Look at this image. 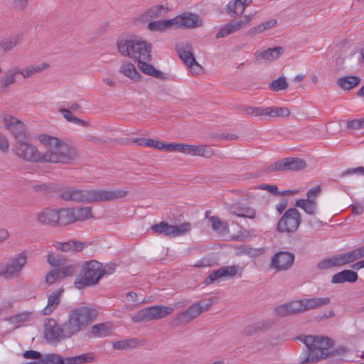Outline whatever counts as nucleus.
Returning a JSON list of instances; mask_svg holds the SVG:
<instances>
[{
	"label": "nucleus",
	"mask_w": 364,
	"mask_h": 364,
	"mask_svg": "<svg viewBox=\"0 0 364 364\" xmlns=\"http://www.w3.org/2000/svg\"><path fill=\"white\" fill-rule=\"evenodd\" d=\"M136 344V340L134 339H128V340H122L119 341H115L113 343V348L117 350H124L127 349L130 347L135 346Z\"/></svg>",
	"instance_id": "obj_54"
},
{
	"label": "nucleus",
	"mask_w": 364,
	"mask_h": 364,
	"mask_svg": "<svg viewBox=\"0 0 364 364\" xmlns=\"http://www.w3.org/2000/svg\"><path fill=\"white\" fill-rule=\"evenodd\" d=\"M284 52V49L282 46H276L274 48H269L265 50H263L257 54V59H262L267 61H272L277 59Z\"/></svg>",
	"instance_id": "obj_30"
},
{
	"label": "nucleus",
	"mask_w": 364,
	"mask_h": 364,
	"mask_svg": "<svg viewBox=\"0 0 364 364\" xmlns=\"http://www.w3.org/2000/svg\"><path fill=\"white\" fill-rule=\"evenodd\" d=\"M56 213L58 220L57 225L65 226L75 223L71 208L56 210Z\"/></svg>",
	"instance_id": "obj_32"
},
{
	"label": "nucleus",
	"mask_w": 364,
	"mask_h": 364,
	"mask_svg": "<svg viewBox=\"0 0 364 364\" xmlns=\"http://www.w3.org/2000/svg\"><path fill=\"white\" fill-rule=\"evenodd\" d=\"M116 43L119 53L123 56L129 57L137 62L141 60H151L152 46L146 41L129 36H121Z\"/></svg>",
	"instance_id": "obj_3"
},
{
	"label": "nucleus",
	"mask_w": 364,
	"mask_h": 364,
	"mask_svg": "<svg viewBox=\"0 0 364 364\" xmlns=\"http://www.w3.org/2000/svg\"><path fill=\"white\" fill-rule=\"evenodd\" d=\"M23 356L26 359H33V360H39L40 359L42 358L41 353L38 351L33 350H26L23 353Z\"/></svg>",
	"instance_id": "obj_63"
},
{
	"label": "nucleus",
	"mask_w": 364,
	"mask_h": 364,
	"mask_svg": "<svg viewBox=\"0 0 364 364\" xmlns=\"http://www.w3.org/2000/svg\"><path fill=\"white\" fill-rule=\"evenodd\" d=\"M347 264L364 257V245L343 254Z\"/></svg>",
	"instance_id": "obj_43"
},
{
	"label": "nucleus",
	"mask_w": 364,
	"mask_h": 364,
	"mask_svg": "<svg viewBox=\"0 0 364 364\" xmlns=\"http://www.w3.org/2000/svg\"><path fill=\"white\" fill-rule=\"evenodd\" d=\"M242 271V268L239 266H226L221 267L217 270L213 271L205 279L204 283L207 285L213 283L220 278L226 279H231L240 272Z\"/></svg>",
	"instance_id": "obj_15"
},
{
	"label": "nucleus",
	"mask_w": 364,
	"mask_h": 364,
	"mask_svg": "<svg viewBox=\"0 0 364 364\" xmlns=\"http://www.w3.org/2000/svg\"><path fill=\"white\" fill-rule=\"evenodd\" d=\"M288 87V82L284 77H279L269 84V88L272 91L278 92Z\"/></svg>",
	"instance_id": "obj_49"
},
{
	"label": "nucleus",
	"mask_w": 364,
	"mask_h": 364,
	"mask_svg": "<svg viewBox=\"0 0 364 364\" xmlns=\"http://www.w3.org/2000/svg\"><path fill=\"white\" fill-rule=\"evenodd\" d=\"M301 218L299 210L291 208L286 210L277 224L279 232H294L301 224Z\"/></svg>",
	"instance_id": "obj_9"
},
{
	"label": "nucleus",
	"mask_w": 364,
	"mask_h": 364,
	"mask_svg": "<svg viewBox=\"0 0 364 364\" xmlns=\"http://www.w3.org/2000/svg\"><path fill=\"white\" fill-rule=\"evenodd\" d=\"M151 230L158 234L169 237L170 225L166 221H161L158 224H154L151 228Z\"/></svg>",
	"instance_id": "obj_52"
},
{
	"label": "nucleus",
	"mask_w": 364,
	"mask_h": 364,
	"mask_svg": "<svg viewBox=\"0 0 364 364\" xmlns=\"http://www.w3.org/2000/svg\"><path fill=\"white\" fill-rule=\"evenodd\" d=\"M168 11V7H165L164 5H156L146 9L144 13L141 14V20L143 21H152L158 18L163 17L166 14Z\"/></svg>",
	"instance_id": "obj_20"
},
{
	"label": "nucleus",
	"mask_w": 364,
	"mask_h": 364,
	"mask_svg": "<svg viewBox=\"0 0 364 364\" xmlns=\"http://www.w3.org/2000/svg\"><path fill=\"white\" fill-rule=\"evenodd\" d=\"M252 20L250 15L245 16L242 19L238 21H231L229 22L232 33L239 31L242 27L248 24Z\"/></svg>",
	"instance_id": "obj_51"
},
{
	"label": "nucleus",
	"mask_w": 364,
	"mask_h": 364,
	"mask_svg": "<svg viewBox=\"0 0 364 364\" xmlns=\"http://www.w3.org/2000/svg\"><path fill=\"white\" fill-rule=\"evenodd\" d=\"M240 110L244 112L245 114L251 116V117H262V116H267L266 112H267V107H247V106H242L240 107Z\"/></svg>",
	"instance_id": "obj_46"
},
{
	"label": "nucleus",
	"mask_w": 364,
	"mask_h": 364,
	"mask_svg": "<svg viewBox=\"0 0 364 364\" xmlns=\"http://www.w3.org/2000/svg\"><path fill=\"white\" fill-rule=\"evenodd\" d=\"M301 313L299 301H292L283 304L274 309V314L279 317H286Z\"/></svg>",
	"instance_id": "obj_18"
},
{
	"label": "nucleus",
	"mask_w": 364,
	"mask_h": 364,
	"mask_svg": "<svg viewBox=\"0 0 364 364\" xmlns=\"http://www.w3.org/2000/svg\"><path fill=\"white\" fill-rule=\"evenodd\" d=\"M101 267L102 264L96 260L85 262L80 274L75 282V287L81 289L86 287L97 284L102 277Z\"/></svg>",
	"instance_id": "obj_6"
},
{
	"label": "nucleus",
	"mask_w": 364,
	"mask_h": 364,
	"mask_svg": "<svg viewBox=\"0 0 364 364\" xmlns=\"http://www.w3.org/2000/svg\"><path fill=\"white\" fill-rule=\"evenodd\" d=\"M231 31L232 30L230 29L229 23H228L220 28V30L218 32V33L216 34L215 37L217 38H224V37L231 34L232 33Z\"/></svg>",
	"instance_id": "obj_64"
},
{
	"label": "nucleus",
	"mask_w": 364,
	"mask_h": 364,
	"mask_svg": "<svg viewBox=\"0 0 364 364\" xmlns=\"http://www.w3.org/2000/svg\"><path fill=\"white\" fill-rule=\"evenodd\" d=\"M13 152L21 159L33 163H47V161H52L50 156H53L50 153L39 152L36 146L27 141L16 142L14 145Z\"/></svg>",
	"instance_id": "obj_7"
},
{
	"label": "nucleus",
	"mask_w": 364,
	"mask_h": 364,
	"mask_svg": "<svg viewBox=\"0 0 364 364\" xmlns=\"http://www.w3.org/2000/svg\"><path fill=\"white\" fill-rule=\"evenodd\" d=\"M306 167V163L304 159L296 157H289L269 165L267 169L269 172L283 171H297Z\"/></svg>",
	"instance_id": "obj_13"
},
{
	"label": "nucleus",
	"mask_w": 364,
	"mask_h": 364,
	"mask_svg": "<svg viewBox=\"0 0 364 364\" xmlns=\"http://www.w3.org/2000/svg\"><path fill=\"white\" fill-rule=\"evenodd\" d=\"M294 261V255L289 252H279L272 258V264L277 270H287Z\"/></svg>",
	"instance_id": "obj_16"
},
{
	"label": "nucleus",
	"mask_w": 364,
	"mask_h": 364,
	"mask_svg": "<svg viewBox=\"0 0 364 364\" xmlns=\"http://www.w3.org/2000/svg\"><path fill=\"white\" fill-rule=\"evenodd\" d=\"M47 261L53 267H60L66 262L65 258L62 255L55 256L53 252L48 254Z\"/></svg>",
	"instance_id": "obj_53"
},
{
	"label": "nucleus",
	"mask_w": 364,
	"mask_h": 364,
	"mask_svg": "<svg viewBox=\"0 0 364 364\" xmlns=\"http://www.w3.org/2000/svg\"><path fill=\"white\" fill-rule=\"evenodd\" d=\"M26 262V255L23 252L19 253L15 257L11 258L5 264L0 267V276L6 279L18 276Z\"/></svg>",
	"instance_id": "obj_10"
},
{
	"label": "nucleus",
	"mask_w": 364,
	"mask_h": 364,
	"mask_svg": "<svg viewBox=\"0 0 364 364\" xmlns=\"http://www.w3.org/2000/svg\"><path fill=\"white\" fill-rule=\"evenodd\" d=\"M38 364H64V358L56 353L46 354L39 360Z\"/></svg>",
	"instance_id": "obj_47"
},
{
	"label": "nucleus",
	"mask_w": 364,
	"mask_h": 364,
	"mask_svg": "<svg viewBox=\"0 0 364 364\" xmlns=\"http://www.w3.org/2000/svg\"><path fill=\"white\" fill-rule=\"evenodd\" d=\"M201 314L196 304L191 305L186 311L178 314L175 316V322L177 325L187 323L196 318Z\"/></svg>",
	"instance_id": "obj_21"
},
{
	"label": "nucleus",
	"mask_w": 364,
	"mask_h": 364,
	"mask_svg": "<svg viewBox=\"0 0 364 364\" xmlns=\"http://www.w3.org/2000/svg\"><path fill=\"white\" fill-rule=\"evenodd\" d=\"M17 74H19L18 67L14 68L11 70H8L6 75L1 77L0 80L1 87L5 89L9 87L11 85L15 83L16 75Z\"/></svg>",
	"instance_id": "obj_42"
},
{
	"label": "nucleus",
	"mask_w": 364,
	"mask_h": 364,
	"mask_svg": "<svg viewBox=\"0 0 364 364\" xmlns=\"http://www.w3.org/2000/svg\"><path fill=\"white\" fill-rule=\"evenodd\" d=\"M290 110L287 107H267L266 114L270 117H288L290 114Z\"/></svg>",
	"instance_id": "obj_48"
},
{
	"label": "nucleus",
	"mask_w": 364,
	"mask_h": 364,
	"mask_svg": "<svg viewBox=\"0 0 364 364\" xmlns=\"http://www.w3.org/2000/svg\"><path fill=\"white\" fill-rule=\"evenodd\" d=\"M95 309L82 306L73 309L68 320L62 325L65 338H70L85 329L97 317Z\"/></svg>",
	"instance_id": "obj_4"
},
{
	"label": "nucleus",
	"mask_w": 364,
	"mask_h": 364,
	"mask_svg": "<svg viewBox=\"0 0 364 364\" xmlns=\"http://www.w3.org/2000/svg\"><path fill=\"white\" fill-rule=\"evenodd\" d=\"M304 343L307 348V355L300 358L301 364L314 363L329 356V348L334 346V341L327 336H306Z\"/></svg>",
	"instance_id": "obj_5"
},
{
	"label": "nucleus",
	"mask_w": 364,
	"mask_h": 364,
	"mask_svg": "<svg viewBox=\"0 0 364 364\" xmlns=\"http://www.w3.org/2000/svg\"><path fill=\"white\" fill-rule=\"evenodd\" d=\"M361 81L358 76L347 75L338 79V85L343 90H350L357 87Z\"/></svg>",
	"instance_id": "obj_29"
},
{
	"label": "nucleus",
	"mask_w": 364,
	"mask_h": 364,
	"mask_svg": "<svg viewBox=\"0 0 364 364\" xmlns=\"http://www.w3.org/2000/svg\"><path fill=\"white\" fill-rule=\"evenodd\" d=\"M60 245V250L63 252H80L85 247V243L75 240H70L66 242H63V245Z\"/></svg>",
	"instance_id": "obj_45"
},
{
	"label": "nucleus",
	"mask_w": 364,
	"mask_h": 364,
	"mask_svg": "<svg viewBox=\"0 0 364 364\" xmlns=\"http://www.w3.org/2000/svg\"><path fill=\"white\" fill-rule=\"evenodd\" d=\"M63 291V289L56 290L48 296L47 306L41 311V315L47 316L53 312L60 304Z\"/></svg>",
	"instance_id": "obj_25"
},
{
	"label": "nucleus",
	"mask_w": 364,
	"mask_h": 364,
	"mask_svg": "<svg viewBox=\"0 0 364 364\" xmlns=\"http://www.w3.org/2000/svg\"><path fill=\"white\" fill-rule=\"evenodd\" d=\"M148 62L146 60H141L138 62V68L144 74L159 80H167V76L164 73L156 69Z\"/></svg>",
	"instance_id": "obj_22"
},
{
	"label": "nucleus",
	"mask_w": 364,
	"mask_h": 364,
	"mask_svg": "<svg viewBox=\"0 0 364 364\" xmlns=\"http://www.w3.org/2000/svg\"><path fill=\"white\" fill-rule=\"evenodd\" d=\"M191 224L188 222L183 223L182 224L173 225H170V235L169 237H175L186 235L191 230Z\"/></svg>",
	"instance_id": "obj_41"
},
{
	"label": "nucleus",
	"mask_w": 364,
	"mask_h": 364,
	"mask_svg": "<svg viewBox=\"0 0 364 364\" xmlns=\"http://www.w3.org/2000/svg\"><path fill=\"white\" fill-rule=\"evenodd\" d=\"M175 50L186 65H191L196 63V58L193 55L191 43L187 41L179 42L176 44Z\"/></svg>",
	"instance_id": "obj_17"
},
{
	"label": "nucleus",
	"mask_w": 364,
	"mask_h": 364,
	"mask_svg": "<svg viewBox=\"0 0 364 364\" xmlns=\"http://www.w3.org/2000/svg\"><path fill=\"white\" fill-rule=\"evenodd\" d=\"M358 274L350 269L343 270L336 274H334L331 279L333 284L344 283L346 282L350 283H354L358 280Z\"/></svg>",
	"instance_id": "obj_24"
},
{
	"label": "nucleus",
	"mask_w": 364,
	"mask_h": 364,
	"mask_svg": "<svg viewBox=\"0 0 364 364\" xmlns=\"http://www.w3.org/2000/svg\"><path fill=\"white\" fill-rule=\"evenodd\" d=\"M174 311L171 306L156 305L144 308L132 316V321L134 323L158 320L168 316Z\"/></svg>",
	"instance_id": "obj_8"
},
{
	"label": "nucleus",
	"mask_w": 364,
	"mask_h": 364,
	"mask_svg": "<svg viewBox=\"0 0 364 364\" xmlns=\"http://www.w3.org/2000/svg\"><path fill=\"white\" fill-rule=\"evenodd\" d=\"M128 191L124 190H80L65 188L60 191V198L66 201L90 203L117 200L125 197Z\"/></svg>",
	"instance_id": "obj_1"
},
{
	"label": "nucleus",
	"mask_w": 364,
	"mask_h": 364,
	"mask_svg": "<svg viewBox=\"0 0 364 364\" xmlns=\"http://www.w3.org/2000/svg\"><path fill=\"white\" fill-rule=\"evenodd\" d=\"M31 313L28 312L18 314L14 316L10 317L9 321L12 323H21L24 321H26L28 319Z\"/></svg>",
	"instance_id": "obj_58"
},
{
	"label": "nucleus",
	"mask_w": 364,
	"mask_h": 364,
	"mask_svg": "<svg viewBox=\"0 0 364 364\" xmlns=\"http://www.w3.org/2000/svg\"><path fill=\"white\" fill-rule=\"evenodd\" d=\"M48 67L49 65L48 63H42L40 64L28 66L24 69L18 68V73L22 75L23 78H30L35 75L41 73Z\"/></svg>",
	"instance_id": "obj_31"
},
{
	"label": "nucleus",
	"mask_w": 364,
	"mask_h": 364,
	"mask_svg": "<svg viewBox=\"0 0 364 364\" xmlns=\"http://www.w3.org/2000/svg\"><path fill=\"white\" fill-rule=\"evenodd\" d=\"M147 28L153 32H164L175 29L173 18L150 21L147 25Z\"/></svg>",
	"instance_id": "obj_26"
},
{
	"label": "nucleus",
	"mask_w": 364,
	"mask_h": 364,
	"mask_svg": "<svg viewBox=\"0 0 364 364\" xmlns=\"http://www.w3.org/2000/svg\"><path fill=\"white\" fill-rule=\"evenodd\" d=\"M95 360L92 353H86L77 356L64 358V364H83L92 363Z\"/></svg>",
	"instance_id": "obj_34"
},
{
	"label": "nucleus",
	"mask_w": 364,
	"mask_h": 364,
	"mask_svg": "<svg viewBox=\"0 0 364 364\" xmlns=\"http://www.w3.org/2000/svg\"><path fill=\"white\" fill-rule=\"evenodd\" d=\"M22 41V37L19 35L10 36L0 42V50L9 52Z\"/></svg>",
	"instance_id": "obj_38"
},
{
	"label": "nucleus",
	"mask_w": 364,
	"mask_h": 364,
	"mask_svg": "<svg viewBox=\"0 0 364 364\" xmlns=\"http://www.w3.org/2000/svg\"><path fill=\"white\" fill-rule=\"evenodd\" d=\"M90 332L95 337H106L112 333V327L109 323H101L92 326Z\"/></svg>",
	"instance_id": "obj_35"
},
{
	"label": "nucleus",
	"mask_w": 364,
	"mask_h": 364,
	"mask_svg": "<svg viewBox=\"0 0 364 364\" xmlns=\"http://www.w3.org/2000/svg\"><path fill=\"white\" fill-rule=\"evenodd\" d=\"M4 127L14 136L16 142L28 141L29 136L26 132L25 124L16 117L5 114L3 117Z\"/></svg>",
	"instance_id": "obj_11"
},
{
	"label": "nucleus",
	"mask_w": 364,
	"mask_h": 364,
	"mask_svg": "<svg viewBox=\"0 0 364 364\" xmlns=\"http://www.w3.org/2000/svg\"><path fill=\"white\" fill-rule=\"evenodd\" d=\"M44 336L46 341L56 345L63 339H66L62 325H58L55 319L46 318L44 323Z\"/></svg>",
	"instance_id": "obj_12"
},
{
	"label": "nucleus",
	"mask_w": 364,
	"mask_h": 364,
	"mask_svg": "<svg viewBox=\"0 0 364 364\" xmlns=\"http://www.w3.org/2000/svg\"><path fill=\"white\" fill-rule=\"evenodd\" d=\"M210 220L212 223V228L215 230H219L221 228H225L227 224L222 220H220L218 217L213 216L210 218Z\"/></svg>",
	"instance_id": "obj_62"
},
{
	"label": "nucleus",
	"mask_w": 364,
	"mask_h": 364,
	"mask_svg": "<svg viewBox=\"0 0 364 364\" xmlns=\"http://www.w3.org/2000/svg\"><path fill=\"white\" fill-rule=\"evenodd\" d=\"M37 221L42 225H47L51 227L57 226L56 210L46 208L37 215Z\"/></svg>",
	"instance_id": "obj_23"
},
{
	"label": "nucleus",
	"mask_w": 364,
	"mask_h": 364,
	"mask_svg": "<svg viewBox=\"0 0 364 364\" xmlns=\"http://www.w3.org/2000/svg\"><path fill=\"white\" fill-rule=\"evenodd\" d=\"M273 324V321L272 320H265L257 322L255 323L247 326L244 331L243 335L245 336H250L259 331H267L268 330Z\"/></svg>",
	"instance_id": "obj_28"
},
{
	"label": "nucleus",
	"mask_w": 364,
	"mask_h": 364,
	"mask_svg": "<svg viewBox=\"0 0 364 364\" xmlns=\"http://www.w3.org/2000/svg\"><path fill=\"white\" fill-rule=\"evenodd\" d=\"M295 206L302 208L306 213L314 215L316 213L318 205L316 201L299 199L295 203Z\"/></svg>",
	"instance_id": "obj_40"
},
{
	"label": "nucleus",
	"mask_w": 364,
	"mask_h": 364,
	"mask_svg": "<svg viewBox=\"0 0 364 364\" xmlns=\"http://www.w3.org/2000/svg\"><path fill=\"white\" fill-rule=\"evenodd\" d=\"M174 28H196L202 26L203 21L199 16L191 12H183L173 18Z\"/></svg>",
	"instance_id": "obj_14"
},
{
	"label": "nucleus",
	"mask_w": 364,
	"mask_h": 364,
	"mask_svg": "<svg viewBox=\"0 0 364 364\" xmlns=\"http://www.w3.org/2000/svg\"><path fill=\"white\" fill-rule=\"evenodd\" d=\"M241 254L248 255L251 257H257L263 253L262 248H252V247H245L241 250Z\"/></svg>",
	"instance_id": "obj_57"
},
{
	"label": "nucleus",
	"mask_w": 364,
	"mask_h": 364,
	"mask_svg": "<svg viewBox=\"0 0 364 364\" xmlns=\"http://www.w3.org/2000/svg\"><path fill=\"white\" fill-rule=\"evenodd\" d=\"M255 189H262L267 191L268 192H269L270 193L275 196H292L297 192L296 190H285L282 191H279L277 186L268 184H260L257 188H255Z\"/></svg>",
	"instance_id": "obj_37"
},
{
	"label": "nucleus",
	"mask_w": 364,
	"mask_h": 364,
	"mask_svg": "<svg viewBox=\"0 0 364 364\" xmlns=\"http://www.w3.org/2000/svg\"><path fill=\"white\" fill-rule=\"evenodd\" d=\"M119 72L126 77L135 81H138L141 78L140 73L136 70L135 66L132 63H127L122 65Z\"/></svg>",
	"instance_id": "obj_39"
},
{
	"label": "nucleus",
	"mask_w": 364,
	"mask_h": 364,
	"mask_svg": "<svg viewBox=\"0 0 364 364\" xmlns=\"http://www.w3.org/2000/svg\"><path fill=\"white\" fill-rule=\"evenodd\" d=\"M58 112H60L63 117L69 122H72L82 127H89V123L73 115L69 109L59 108Z\"/></svg>",
	"instance_id": "obj_44"
},
{
	"label": "nucleus",
	"mask_w": 364,
	"mask_h": 364,
	"mask_svg": "<svg viewBox=\"0 0 364 364\" xmlns=\"http://www.w3.org/2000/svg\"><path fill=\"white\" fill-rule=\"evenodd\" d=\"M196 304L199 310L201 311V313H203L209 309L213 304V301L211 299H204L200 300L198 302L196 303Z\"/></svg>",
	"instance_id": "obj_61"
},
{
	"label": "nucleus",
	"mask_w": 364,
	"mask_h": 364,
	"mask_svg": "<svg viewBox=\"0 0 364 364\" xmlns=\"http://www.w3.org/2000/svg\"><path fill=\"white\" fill-rule=\"evenodd\" d=\"M198 148V154L197 156L210 158L213 155L212 149L208 145H200Z\"/></svg>",
	"instance_id": "obj_60"
},
{
	"label": "nucleus",
	"mask_w": 364,
	"mask_h": 364,
	"mask_svg": "<svg viewBox=\"0 0 364 364\" xmlns=\"http://www.w3.org/2000/svg\"><path fill=\"white\" fill-rule=\"evenodd\" d=\"M75 223L84 221L92 218V208L90 207L71 208Z\"/></svg>",
	"instance_id": "obj_33"
},
{
	"label": "nucleus",
	"mask_w": 364,
	"mask_h": 364,
	"mask_svg": "<svg viewBox=\"0 0 364 364\" xmlns=\"http://www.w3.org/2000/svg\"><path fill=\"white\" fill-rule=\"evenodd\" d=\"M38 139L42 144L51 148L44 153H50L53 155L50 156L52 161H47V163L70 164L78 156L77 152L73 146L55 136L42 134L38 136Z\"/></svg>",
	"instance_id": "obj_2"
},
{
	"label": "nucleus",
	"mask_w": 364,
	"mask_h": 364,
	"mask_svg": "<svg viewBox=\"0 0 364 364\" xmlns=\"http://www.w3.org/2000/svg\"><path fill=\"white\" fill-rule=\"evenodd\" d=\"M252 20L250 15L245 16L242 19L238 21H231L229 22L232 33L239 31L242 27L248 24Z\"/></svg>",
	"instance_id": "obj_50"
},
{
	"label": "nucleus",
	"mask_w": 364,
	"mask_h": 364,
	"mask_svg": "<svg viewBox=\"0 0 364 364\" xmlns=\"http://www.w3.org/2000/svg\"><path fill=\"white\" fill-rule=\"evenodd\" d=\"M322 188L321 186H316L312 188L309 189L306 193V200L316 201L317 197L321 194Z\"/></svg>",
	"instance_id": "obj_56"
},
{
	"label": "nucleus",
	"mask_w": 364,
	"mask_h": 364,
	"mask_svg": "<svg viewBox=\"0 0 364 364\" xmlns=\"http://www.w3.org/2000/svg\"><path fill=\"white\" fill-rule=\"evenodd\" d=\"M363 118L353 119L347 122L346 127L348 129L358 130L364 129Z\"/></svg>",
	"instance_id": "obj_59"
},
{
	"label": "nucleus",
	"mask_w": 364,
	"mask_h": 364,
	"mask_svg": "<svg viewBox=\"0 0 364 364\" xmlns=\"http://www.w3.org/2000/svg\"><path fill=\"white\" fill-rule=\"evenodd\" d=\"M232 214L240 217L253 219L256 217V211L251 207L245 205L241 202H237V204L232 208Z\"/></svg>",
	"instance_id": "obj_27"
},
{
	"label": "nucleus",
	"mask_w": 364,
	"mask_h": 364,
	"mask_svg": "<svg viewBox=\"0 0 364 364\" xmlns=\"http://www.w3.org/2000/svg\"><path fill=\"white\" fill-rule=\"evenodd\" d=\"M245 9V7L242 4L241 0H232L228 4L226 11L230 16L235 17L241 16Z\"/></svg>",
	"instance_id": "obj_36"
},
{
	"label": "nucleus",
	"mask_w": 364,
	"mask_h": 364,
	"mask_svg": "<svg viewBox=\"0 0 364 364\" xmlns=\"http://www.w3.org/2000/svg\"><path fill=\"white\" fill-rule=\"evenodd\" d=\"M333 267H336L333 256L325 259L317 264V268L320 270H326Z\"/></svg>",
	"instance_id": "obj_55"
},
{
	"label": "nucleus",
	"mask_w": 364,
	"mask_h": 364,
	"mask_svg": "<svg viewBox=\"0 0 364 364\" xmlns=\"http://www.w3.org/2000/svg\"><path fill=\"white\" fill-rule=\"evenodd\" d=\"M298 301L300 306L301 313L308 310L323 307L330 303V299L328 297H314Z\"/></svg>",
	"instance_id": "obj_19"
}]
</instances>
